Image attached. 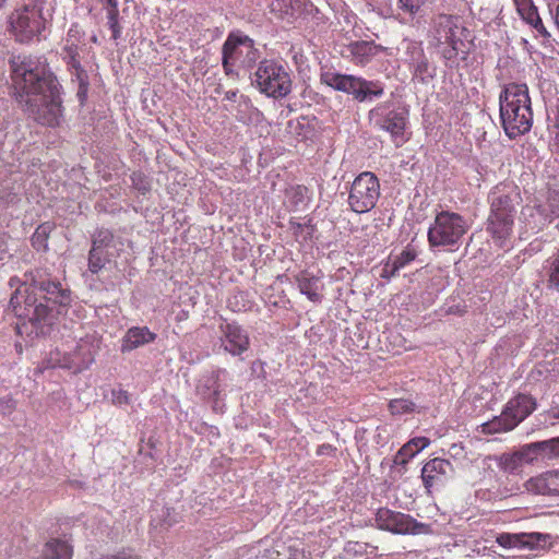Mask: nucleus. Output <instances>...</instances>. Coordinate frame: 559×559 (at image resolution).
I'll return each instance as SVG.
<instances>
[{
  "instance_id": "nucleus-33",
  "label": "nucleus",
  "mask_w": 559,
  "mask_h": 559,
  "mask_svg": "<svg viewBox=\"0 0 559 559\" xmlns=\"http://www.w3.org/2000/svg\"><path fill=\"white\" fill-rule=\"evenodd\" d=\"M253 306L254 301L245 290H235L227 299V308L236 313L250 311Z\"/></svg>"
},
{
  "instance_id": "nucleus-30",
  "label": "nucleus",
  "mask_w": 559,
  "mask_h": 559,
  "mask_svg": "<svg viewBox=\"0 0 559 559\" xmlns=\"http://www.w3.org/2000/svg\"><path fill=\"white\" fill-rule=\"evenodd\" d=\"M430 444L427 437H415L407 441L395 454L394 464L405 466L409 460Z\"/></svg>"
},
{
  "instance_id": "nucleus-58",
  "label": "nucleus",
  "mask_w": 559,
  "mask_h": 559,
  "mask_svg": "<svg viewBox=\"0 0 559 559\" xmlns=\"http://www.w3.org/2000/svg\"><path fill=\"white\" fill-rule=\"evenodd\" d=\"M555 128H556V136H555L554 146H555L556 152L559 154V106L557 107V117H556Z\"/></svg>"
},
{
  "instance_id": "nucleus-12",
  "label": "nucleus",
  "mask_w": 559,
  "mask_h": 559,
  "mask_svg": "<svg viewBox=\"0 0 559 559\" xmlns=\"http://www.w3.org/2000/svg\"><path fill=\"white\" fill-rule=\"evenodd\" d=\"M368 116L376 128L390 133L396 147L402 146L407 141L404 136L409 116L406 107L384 102L369 110Z\"/></svg>"
},
{
  "instance_id": "nucleus-7",
  "label": "nucleus",
  "mask_w": 559,
  "mask_h": 559,
  "mask_svg": "<svg viewBox=\"0 0 559 559\" xmlns=\"http://www.w3.org/2000/svg\"><path fill=\"white\" fill-rule=\"evenodd\" d=\"M320 82L334 91L350 95L354 100L362 104L376 102L385 93V84L380 80H367L333 69H321Z\"/></svg>"
},
{
  "instance_id": "nucleus-21",
  "label": "nucleus",
  "mask_w": 559,
  "mask_h": 559,
  "mask_svg": "<svg viewBox=\"0 0 559 559\" xmlns=\"http://www.w3.org/2000/svg\"><path fill=\"white\" fill-rule=\"evenodd\" d=\"M514 219L503 216L488 215L486 231L490 235L495 246L509 250L512 247Z\"/></svg>"
},
{
  "instance_id": "nucleus-42",
  "label": "nucleus",
  "mask_w": 559,
  "mask_h": 559,
  "mask_svg": "<svg viewBox=\"0 0 559 559\" xmlns=\"http://www.w3.org/2000/svg\"><path fill=\"white\" fill-rule=\"evenodd\" d=\"M548 214L549 219L552 222L559 217V191H551L548 194L547 201L540 204Z\"/></svg>"
},
{
  "instance_id": "nucleus-27",
  "label": "nucleus",
  "mask_w": 559,
  "mask_h": 559,
  "mask_svg": "<svg viewBox=\"0 0 559 559\" xmlns=\"http://www.w3.org/2000/svg\"><path fill=\"white\" fill-rule=\"evenodd\" d=\"M520 17L535 32V37L542 38L544 46H550L554 41L551 34L548 32L539 15L537 7L533 3L518 11Z\"/></svg>"
},
{
  "instance_id": "nucleus-46",
  "label": "nucleus",
  "mask_w": 559,
  "mask_h": 559,
  "mask_svg": "<svg viewBox=\"0 0 559 559\" xmlns=\"http://www.w3.org/2000/svg\"><path fill=\"white\" fill-rule=\"evenodd\" d=\"M85 37V32L79 25V23H72L67 32L64 41L80 45Z\"/></svg>"
},
{
  "instance_id": "nucleus-57",
  "label": "nucleus",
  "mask_w": 559,
  "mask_h": 559,
  "mask_svg": "<svg viewBox=\"0 0 559 559\" xmlns=\"http://www.w3.org/2000/svg\"><path fill=\"white\" fill-rule=\"evenodd\" d=\"M0 404H1L2 408L8 411L9 413H11L15 406L12 397L0 399Z\"/></svg>"
},
{
  "instance_id": "nucleus-43",
  "label": "nucleus",
  "mask_w": 559,
  "mask_h": 559,
  "mask_svg": "<svg viewBox=\"0 0 559 559\" xmlns=\"http://www.w3.org/2000/svg\"><path fill=\"white\" fill-rule=\"evenodd\" d=\"M132 187L140 193L145 194L151 190V183L142 171H133L130 175Z\"/></svg>"
},
{
  "instance_id": "nucleus-37",
  "label": "nucleus",
  "mask_w": 559,
  "mask_h": 559,
  "mask_svg": "<svg viewBox=\"0 0 559 559\" xmlns=\"http://www.w3.org/2000/svg\"><path fill=\"white\" fill-rule=\"evenodd\" d=\"M52 229L53 225L50 222H45L35 229L31 237V243L36 251L48 250V239Z\"/></svg>"
},
{
  "instance_id": "nucleus-48",
  "label": "nucleus",
  "mask_w": 559,
  "mask_h": 559,
  "mask_svg": "<svg viewBox=\"0 0 559 559\" xmlns=\"http://www.w3.org/2000/svg\"><path fill=\"white\" fill-rule=\"evenodd\" d=\"M266 364L261 359H255L251 362L250 366V374L254 379H259L261 381H266Z\"/></svg>"
},
{
  "instance_id": "nucleus-3",
  "label": "nucleus",
  "mask_w": 559,
  "mask_h": 559,
  "mask_svg": "<svg viewBox=\"0 0 559 559\" xmlns=\"http://www.w3.org/2000/svg\"><path fill=\"white\" fill-rule=\"evenodd\" d=\"M428 41L447 69L459 70L469 57L474 37L460 15L438 13L431 17Z\"/></svg>"
},
{
  "instance_id": "nucleus-56",
  "label": "nucleus",
  "mask_w": 559,
  "mask_h": 559,
  "mask_svg": "<svg viewBox=\"0 0 559 559\" xmlns=\"http://www.w3.org/2000/svg\"><path fill=\"white\" fill-rule=\"evenodd\" d=\"M105 4V9L108 12H119L118 0H100Z\"/></svg>"
},
{
  "instance_id": "nucleus-31",
  "label": "nucleus",
  "mask_w": 559,
  "mask_h": 559,
  "mask_svg": "<svg viewBox=\"0 0 559 559\" xmlns=\"http://www.w3.org/2000/svg\"><path fill=\"white\" fill-rule=\"evenodd\" d=\"M306 3L307 0H271V10L281 19L290 20L304 12Z\"/></svg>"
},
{
  "instance_id": "nucleus-16",
  "label": "nucleus",
  "mask_w": 559,
  "mask_h": 559,
  "mask_svg": "<svg viewBox=\"0 0 559 559\" xmlns=\"http://www.w3.org/2000/svg\"><path fill=\"white\" fill-rule=\"evenodd\" d=\"M374 521L378 528L394 534H419L426 527L425 524L417 522L409 514L388 508L378 509Z\"/></svg>"
},
{
  "instance_id": "nucleus-9",
  "label": "nucleus",
  "mask_w": 559,
  "mask_h": 559,
  "mask_svg": "<svg viewBox=\"0 0 559 559\" xmlns=\"http://www.w3.org/2000/svg\"><path fill=\"white\" fill-rule=\"evenodd\" d=\"M469 229L467 219L456 212L442 210L436 214L429 226L427 238L429 246L457 248Z\"/></svg>"
},
{
  "instance_id": "nucleus-41",
  "label": "nucleus",
  "mask_w": 559,
  "mask_h": 559,
  "mask_svg": "<svg viewBox=\"0 0 559 559\" xmlns=\"http://www.w3.org/2000/svg\"><path fill=\"white\" fill-rule=\"evenodd\" d=\"M417 250L413 245H407L400 254L392 257V261L400 270L411 264L417 258Z\"/></svg>"
},
{
  "instance_id": "nucleus-63",
  "label": "nucleus",
  "mask_w": 559,
  "mask_h": 559,
  "mask_svg": "<svg viewBox=\"0 0 559 559\" xmlns=\"http://www.w3.org/2000/svg\"><path fill=\"white\" fill-rule=\"evenodd\" d=\"M8 0H0V10L5 8Z\"/></svg>"
},
{
  "instance_id": "nucleus-39",
  "label": "nucleus",
  "mask_w": 559,
  "mask_h": 559,
  "mask_svg": "<svg viewBox=\"0 0 559 559\" xmlns=\"http://www.w3.org/2000/svg\"><path fill=\"white\" fill-rule=\"evenodd\" d=\"M114 242V234L107 228H98L92 236V247L106 250Z\"/></svg>"
},
{
  "instance_id": "nucleus-40",
  "label": "nucleus",
  "mask_w": 559,
  "mask_h": 559,
  "mask_svg": "<svg viewBox=\"0 0 559 559\" xmlns=\"http://www.w3.org/2000/svg\"><path fill=\"white\" fill-rule=\"evenodd\" d=\"M389 411L392 415L411 414L415 411V403L407 399H394L389 402Z\"/></svg>"
},
{
  "instance_id": "nucleus-59",
  "label": "nucleus",
  "mask_w": 559,
  "mask_h": 559,
  "mask_svg": "<svg viewBox=\"0 0 559 559\" xmlns=\"http://www.w3.org/2000/svg\"><path fill=\"white\" fill-rule=\"evenodd\" d=\"M239 106H243L246 109L251 110L257 116L261 115V112L252 106L250 99L247 97H242V102L239 104Z\"/></svg>"
},
{
  "instance_id": "nucleus-23",
  "label": "nucleus",
  "mask_w": 559,
  "mask_h": 559,
  "mask_svg": "<svg viewBox=\"0 0 559 559\" xmlns=\"http://www.w3.org/2000/svg\"><path fill=\"white\" fill-rule=\"evenodd\" d=\"M321 275H316L308 270H302L293 275L300 294L305 295L310 301L321 304L323 295L320 293Z\"/></svg>"
},
{
  "instance_id": "nucleus-1",
  "label": "nucleus",
  "mask_w": 559,
  "mask_h": 559,
  "mask_svg": "<svg viewBox=\"0 0 559 559\" xmlns=\"http://www.w3.org/2000/svg\"><path fill=\"white\" fill-rule=\"evenodd\" d=\"M8 285L13 289L9 309L17 320L15 330L20 335L37 337L47 334L73 302L69 285L46 269L26 272L23 278L12 276Z\"/></svg>"
},
{
  "instance_id": "nucleus-45",
  "label": "nucleus",
  "mask_w": 559,
  "mask_h": 559,
  "mask_svg": "<svg viewBox=\"0 0 559 559\" xmlns=\"http://www.w3.org/2000/svg\"><path fill=\"white\" fill-rule=\"evenodd\" d=\"M107 25L111 31V39L118 40L121 37L122 27L119 23V12L107 13Z\"/></svg>"
},
{
  "instance_id": "nucleus-51",
  "label": "nucleus",
  "mask_w": 559,
  "mask_h": 559,
  "mask_svg": "<svg viewBox=\"0 0 559 559\" xmlns=\"http://www.w3.org/2000/svg\"><path fill=\"white\" fill-rule=\"evenodd\" d=\"M547 7L548 13L559 32V0H543Z\"/></svg>"
},
{
  "instance_id": "nucleus-35",
  "label": "nucleus",
  "mask_w": 559,
  "mask_h": 559,
  "mask_svg": "<svg viewBox=\"0 0 559 559\" xmlns=\"http://www.w3.org/2000/svg\"><path fill=\"white\" fill-rule=\"evenodd\" d=\"M544 270L547 288L559 293V249L546 260Z\"/></svg>"
},
{
  "instance_id": "nucleus-14",
  "label": "nucleus",
  "mask_w": 559,
  "mask_h": 559,
  "mask_svg": "<svg viewBox=\"0 0 559 559\" xmlns=\"http://www.w3.org/2000/svg\"><path fill=\"white\" fill-rule=\"evenodd\" d=\"M404 55L413 82L428 85L435 80L437 66L427 57L421 41H406Z\"/></svg>"
},
{
  "instance_id": "nucleus-55",
  "label": "nucleus",
  "mask_w": 559,
  "mask_h": 559,
  "mask_svg": "<svg viewBox=\"0 0 559 559\" xmlns=\"http://www.w3.org/2000/svg\"><path fill=\"white\" fill-rule=\"evenodd\" d=\"M336 451V448L330 443H322L317 449V455H332Z\"/></svg>"
},
{
  "instance_id": "nucleus-34",
  "label": "nucleus",
  "mask_w": 559,
  "mask_h": 559,
  "mask_svg": "<svg viewBox=\"0 0 559 559\" xmlns=\"http://www.w3.org/2000/svg\"><path fill=\"white\" fill-rule=\"evenodd\" d=\"M71 81L78 83V92L76 97L80 106H84L90 90V78L87 71L82 67L78 68V70H72L70 72Z\"/></svg>"
},
{
  "instance_id": "nucleus-2",
  "label": "nucleus",
  "mask_w": 559,
  "mask_h": 559,
  "mask_svg": "<svg viewBox=\"0 0 559 559\" xmlns=\"http://www.w3.org/2000/svg\"><path fill=\"white\" fill-rule=\"evenodd\" d=\"M12 95L38 123L56 128L64 119L63 87L45 59L31 55L9 58Z\"/></svg>"
},
{
  "instance_id": "nucleus-62",
  "label": "nucleus",
  "mask_w": 559,
  "mask_h": 559,
  "mask_svg": "<svg viewBox=\"0 0 559 559\" xmlns=\"http://www.w3.org/2000/svg\"><path fill=\"white\" fill-rule=\"evenodd\" d=\"M94 361L93 356L90 354L88 358L83 361L84 368H87Z\"/></svg>"
},
{
  "instance_id": "nucleus-26",
  "label": "nucleus",
  "mask_w": 559,
  "mask_h": 559,
  "mask_svg": "<svg viewBox=\"0 0 559 559\" xmlns=\"http://www.w3.org/2000/svg\"><path fill=\"white\" fill-rule=\"evenodd\" d=\"M526 488L536 495H559V471H549L527 480Z\"/></svg>"
},
{
  "instance_id": "nucleus-61",
  "label": "nucleus",
  "mask_w": 559,
  "mask_h": 559,
  "mask_svg": "<svg viewBox=\"0 0 559 559\" xmlns=\"http://www.w3.org/2000/svg\"><path fill=\"white\" fill-rule=\"evenodd\" d=\"M237 95H238V91L237 90L227 91L225 93V99L230 100V102H235L236 98H237Z\"/></svg>"
},
{
  "instance_id": "nucleus-47",
  "label": "nucleus",
  "mask_w": 559,
  "mask_h": 559,
  "mask_svg": "<svg viewBox=\"0 0 559 559\" xmlns=\"http://www.w3.org/2000/svg\"><path fill=\"white\" fill-rule=\"evenodd\" d=\"M368 548H371L370 554H372L376 550V547L368 546L367 544H364V543L348 542L345 547V551L348 555H353V556H364V555H368Z\"/></svg>"
},
{
  "instance_id": "nucleus-13",
  "label": "nucleus",
  "mask_w": 559,
  "mask_h": 559,
  "mask_svg": "<svg viewBox=\"0 0 559 559\" xmlns=\"http://www.w3.org/2000/svg\"><path fill=\"white\" fill-rule=\"evenodd\" d=\"M380 198V182L371 171H362L355 177L350 185L347 203L357 214L370 212Z\"/></svg>"
},
{
  "instance_id": "nucleus-8",
  "label": "nucleus",
  "mask_w": 559,
  "mask_h": 559,
  "mask_svg": "<svg viewBox=\"0 0 559 559\" xmlns=\"http://www.w3.org/2000/svg\"><path fill=\"white\" fill-rule=\"evenodd\" d=\"M251 84L269 98L282 99L288 96L293 88L288 67L275 59H262L254 72L250 74Z\"/></svg>"
},
{
  "instance_id": "nucleus-4",
  "label": "nucleus",
  "mask_w": 559,
  "mask_h": 559,
  "mask_svg": "<svg viewBox=\"0 0 559 559\" xmlns=\"http://www.w3.org/2000/svg\"><path fill=\"white\" fill-rule=\"evenodd\" d=\"M501 126L510 139H516L530 132L533 123V110L528 86L525 83L504 84L499 94Z\"/></svg>"
},
{
  "instance_id": "nucleus-5",
  "label": "nucleus",
  "mask_w": 559,
  "mask_h": 559,
  "mask_svg": "<svg viewBox=\"0 0 559 559\" xmlns=\"http://www.w3.org/2000/svg\"><path fill=\"white\" fill-rule=\"evenodd\" d=\"M56 0H29L15 9L9 16V32L20 44L40 40L51 23L56 11Z\"/></svg>"
},
{
  "instance_id": "nucleus-54",
  "label": "nucleus",
  "mask_w": 559,
  "mask_h": 559,
  "mask_svg": "<svg viewBox=\"0 0 559 559\" xmlns=\"http://www.w3.org/2000/svg\"><path fill=\"white\" fill-rule=\"evenodd\" d=\"M447 314H455V316H463L466 313V306L464 305H451L448 306L445 309Z\"/></svg>"
},
{
  "instance_id": "nucleus-11",
  "label": "nucleus",
  "mask_w": 559,
  "mask_h": 559,
  "mask_svg": "<svg viewBox=\"0 0 559 559\" xmlns=\"http://www.w3.org/2000/svg\"><path fill=\"white\" fill-rule=\"evenodd\" d=\"M214 347L217 354L228 355L238 361H245L251 353L250 333L238 321L221 317Z\"/></svg>"
},
{
  "instance_id": "nucleus-24",
  "label": "nucleus",
  "mask_w": 559,
  "mask_h": 559,
  "mask_svg": "<svg viewBox=\"0 0 559 559\" xmlns=\"http://www.w3.org/2000/svg\"><path fill=\"white\" fill-rule=\"evenodd\" d=\"M347 57L357 66H367L374 57L383 51L380 45L373 40H357L350 43L347 48Z\"/></svg>"
},
{
  "instance_id": "nucleus-28",
  "label": "nucleus",
  "mask_w": 559,
  "mask_h": 559,
  "mask_svg": "<svg viewBox=\"0 0 559 559\" xmlns=\"http://www.w3.org/2000/svg\"><path fill=\"white\" fill-rule=\"evenodd\" d=\"M73 545L66 535L51 538L45 544L43 559H72Z\"/></svg>"
},
{
  "instance_id": "nucleus-20",
  "label": "nucleus",
  "mask_w": 559,
  "mask_h": 559,
  "mask_svg": "<svg viewBox=\"0 0 559 559\" xmlns=\"http://www.w3.org/2000/svg\"><path fill=\"white\" fill-rule=\"evenodd\" d=\"M285 544L274 543L271 538H263L252 545H245L238 549V559H293L284 554Z\"/></svg>"
},
{
  "instance_id": "nucleus-50",
  "label": "nucleus",
  "mask_w": 559,
  "mask_h": 559,
  "mask_svg": "<svg viewBox=\"0 0 559 559\" xmlns=\"http://www.w3.org/2000/svg\"><path fill=\"white\" fill-rule=\"evenodd\" d=\"M111 401L112 404L117 406H123L131 403V397L128 391L123 389H114L111 391Z\"/></svg>"
},
{
  "instance_id": "nucleus-36",
  "label": "nucleus",
  "mask_w": 559,
  "mask_h": 559,
  "mask_svg": "<svg viewBox=\"0 0 559 559\" xmlns=\"http://www.w3.org/2000/svg\"><path fill=\"white\" fill-rule=\"evenodd\" d=\"M286 195L294 210H301L306 207L310 201L309 189L304 185L290 187V189L286 191Z\"/></svg>"
},
{
  "instance_id": "nucleus-15",
  "label": "nucleus",
  "mask_w": 559,
  "mask_h": 559,
  "mask_svg": "<svg viewBox=\"0 0 559 559\" xmlns=\"http://www.w3.org/2000/svg\"><path fill=\"white\" fill-rule=\"evenodd\" d=\"M521 201L522 198L515 185L501 182L495 186L488 194L489 215L515 218L516 207Z\"/></svg>"
},
{
  "instance_id": "nucleus-32",
  "label": "nucleus",
  "mask_w": 559,
  "mask_h": 559,
  "mask_svg": "<svg viewBox=\"0 0 559 559\" xmlns=\"http://www.w3.org/2000/svg\"><path fill=\"white\" fill-rule=\"evenodd\" d=\"M305 223H299L296 218L292 217L288 222L290 230L297 240L308 241L311 240L314 233L317 231V225L313 223V218L306 216Z\"/></svg>"
},
{
  "instance_id": "nucleus-6",
  "label": "nucleus",
  "mask_w": 559,
  "mask_h": 559,
  "mask_svg": "<svg viewBox=\"0 0 559 559\" xmlns=\"http://www.w3.org/2000/svg\"><path fill=\"white\" fill-rule=\"evenodd\" d=\"M261 50L255 41L241 29H233L222 46V67L226 76L238 80L240 70L251 71L258 67Z\"/></svg>"
},
{
  "instance_id": "nucleus-60",
  "label": "nucleus",
  "mask_w": 559,
  "mask_h": 559,
  "mask_svg": "<svg viewBox=\"0 0 559 559\" xmlns=\"http://www.w3.org/2000/svg\"><path fill=\"white\" fill-rule=\"evenodd\" d=\"M516 12L520 11L522 8L528 7L530 4H533V0H513Z\"/></svg>"
},
{
  "instance_id": "nucleus-64",
  "label": "nucleus",
  "mask_w": 559,
  "mask_h": 559,
  "mask_svg": "<svg viewBox=\"0 0 559 559\" xmlns=\"http://www.w3.org/2000/svg\"><path fill=\"white\" fill-rule=\"evenodd\" d=\"M91 41L96 44V43L98 41L97 36H96V35H93V36L91 37Z\"/></svg>"
},
{
  "instance_id": "nucleus-17",
  "label": "nucleus",
  "mask_w": 559,
  "mask_h": 559,
  "mask_svg": "<svg viewBox=\"0 0 559 559\" xmlns=\"http://www.w3.org/2000/svg\"><path fill=\"white\" fill-rule=\"evenodd\" d=\"M228 376L229 372L225 368H216L202 376L197 385L198 394L211 404L215 413H223L224 403L222 392L224 391Z\"/></svg>"
},
{
  "instance_id": "nucleus-19",
  "label": "nucleus",
  "mask_w": 559,
  "mask_h": 559,
  "mask_svg": "<svg viewBox=\"0 0 559 559\" xmlns=\"http://www.w3.org/2000/svg\"><path fill=\"white\" fill-rule=\"evenodd\" d=\"M454 475V467L450 460L433 457L426 462L421 468V480L428 492L433 487H440Z\"/></svg>"
},
{
  "instance_id": "nucleus-44",
  "label": "nucleus",
  "mask_w": 559,
  "mask_h": 559,
  "mask_svg": "<svg viewBox=\"0 0 559 559\" xmlns=\"http://www.w3.org/2000/svg\"><path fill=\"white\" fill-rule=\"evenodd\" d=\"M426 0H399V8L409 16H415Z\"/></svg>"
},
{
  "instance_id": "nucleus-38",
  "label": "nucleus",
  "mask_w": 559,
  "mask_h": 559,
  "mask_svg": "<svg viewBox=\"0 0 559 559\" xmlns=\"http://www.w3.org/2000/svg\"><path fill=\"white\" fill-rule=\"evenodd\" d=\"M109 262L107 251L100 248L91 247L88 252V271L93 274L99 273Z\"/></svg>"
},
{
  "instance_id": "nucleus-18",
  "label": "nucleus",
  "mask_w": 559,
  "mask_h": 559,
  "mask_svg": "<svg viewBox=\"0 0 559 559\" xmlns=\"http://www.w3.org/2000/svg\"><path fill=\"white\" fill-rule=\"evenodd\" d=\"M499 545L506 548L516 549H546L547 547L552 550L554 554H559V539L551 540V535L544 533H516L501 534L497 538Z\"/></svg>"
},
{
  "instance_id": "nucleus-53",
  "label": "nucleus",
  "mask_w": 559,
  "mask_h": 559,
  "mask_svg": "<svg viewBox=\"0 0 559 559\" xmlns=\"http://www.w3.org/2000/svg\"><path fill=\"white\" fill-rule=\"evenodd\" d=\"M79 46L78 44H72L64 41V45L62 47V57L63 56H79Z\"/></svg>"
},
{
  "instance_id": "nucleus-49",
  "label": "nucleus",
  "mask_w": 559,
  "mask_h": 559,
  "mask_svg": "<svg viewBox=\"0 0 559 559\" xmlns=\"http://www.w3.org/2000/svg\"><path fill=\"white\" fill-rule=\"evenodd\" d=\"M399 272V266L392 261V255H390L388 260L383 262L380 277L390 281L392 277H395Z\"/></svg>"
},
{
  "instance_id": "nucleus-10",
  "label": "nucleus",
  "mask_w": 559,
  "mask_h": 559,
  "mask_svg": "<svg viewBox=\"0 0 559 559\" xmlns=\"http://www.w3.org/2000/svg\"><path fill=\"white\" fill-rule=\"evenodd\" d=\"M537 408V401L528 393H518L503 406L499 416L481 425L483 432H508L518 427Z\"/></svg>"
},
{
  "instance_id": "nucleus-29",
  "label": "nucleus",
  "mask_w": 559,
  "mask_h": 559,
  "mask_svg": "<svg viewBox=\"0 0 559 559\" xmlns=\"http://www.w3.org/2000/svg\"><path fill=\"white\" fill-rule=\"evenodd\" d=\"M521 214L526 227L534 233H538L551 223L548 214H546L540 204L534 206L526 205L523 207Z\"/></svg>"
},
{
  "instance_id": "nucleus-52",
  "label": "nucleus",
  "mask_w": 559,
  "mask_h": 559,
  "mask_svg": "<svg viewBox=\"0 0 559 559\" xmlns=\"http://www.w3.org/2000/svg\"><path fill=\"white\" fill-rule=\"evenodd\" d=\"M63 61L67 64L68 71L78 70V68L82 67L80 55L79 56H63Z\"/></svg>"
},
{
  "instance_id": "nucleus-22",
  "label": "nucleus",
  "mask_w": 559,
  "mask_h": 559,
  "mask_svg": "<svg viewBox=\"0 0 559 559\" xmlns=\"http://www.w3.org/2000/svg\"><path fill=\"white\" fill-rule=\"evenodd\" d=\"M522 456L527 462L559 459V437L524 445Z\"/></svg>"
},
{
  "instance_id": "nucleus-25",
  "label": "nucleus",
  "mask_w": 559,
  "mask_h": 559,
  "mask_svg": "<svg viewBox=\"0 0 559 559\" xmlns=\"http://www.w3.org/2000/svg\"><path fill=\"white\" fill-rule=\"evenodd\" d=\"M157 334L147 326H131L121 340V352L129 353L141 346L155 342Z\"/></svg>"
}]
</instances>
